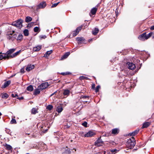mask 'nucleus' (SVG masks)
<instances>
[{
    "label": "nucleus",
    "mask_w": 154,
    "mask_h": 154,
    "mask_svg": "<svg viewBox=\"0 0 154 154\" xmlns=\"http://www.w3.org/2000/svg\"><path fill=\"white\" fill-rule=\"evenodd\" d=\"M33 87L32 85H30L27 88V90L29 91H32L33 90Z\"/></svg>",
    "instance_id": "obj_28"
},
{
    "label": "nucleus",
    "mask_w": 154,
    "mask_h": 154,
    "mask_svg": "<svg viewBox=\"0 0 154 154\" xmlns=\"http://www.w3.org/2000/svg\"><path fill=\"white\" fill-rule=\"evenodd\" d=\"M70 93V91L69 90L66 89L64 90L63 94L64 95L68 96Z\"/></svg>",
    "instance_id": "obj_20"
},
{
    "label": "nucleus",
    "mask_w": 154,
    "mask_h": 154,
    "mask_svg": "<svg viewBox=\"0 0 154 154\" xmlns=\"http://www.w3.org/2000/svg\"><path fill=\"white\" fill-rule=\"evenodd\" d=\"M8 97V95L6 93L2 94V98L7 99Z\"/></svg>",
    "instance_id": "obj_27"
},
{
    "label": "nucleus",
    "mask_w": 154,
    "mask_h": 154,
    "mask_svg": "<svg viewBox=\"0 0 154 154\" xmlns=\"http://www.w3.org/2000/svg\"><path fill=\"white\" fill-rule=\"evenodd\" d=\"M39 28L38 27H35L34 28V31L35 32H37L39 31Z\"/></svg>",
    "instance_id": "obj_38"
},
{
    "label": "nucleus",
    "mask_w": 154,
    "mask_h": 154,
    "mask_svg": "<svg viewBox=\"0 0 154 154\" xmlns=\"http://www.w3.org/2000/svg\"><path fill=\"white\" fill-rule=\"evenodd\" d=\"M61 74L63 75H64L65 74H65V73H61Z\"/></svg>",
    "instance_id": "obj_49"
},
{
    "label": "nucleus",
    "mask_w": 154,
    "mask_h": 154,
    "mask_svg": "<svg viewBox=\"0 0 154 154\" xmlns=\"http://www.w3.org/2000/svg\"><path fill=\"white\" fill-rule=\"evenodd\" d=\"M21 51V50H20L19 51H17V52H15L13 54H12L11 56V58H13L15 57L17 55H18Z\"/></svg>",
    "instance_id": "obj_21"
},
{
    "label": "nucleus",
    "mask_w": 154,
    "mask_h": 154,
    "mask_svg": "<svg viewBox=\"0 0 154 154\" xmlns=\"http://www.w3.org/2000/svg\"><path fill=\"white\" fill-rule=\"evenodd\" d=\"M81 29L82 27H78L73 32V36H75L76 35L78 34L79 31L81 30Z\"/></svg>",
    "instance_id": "obj_10"
},
{
    "label": "nucleus",
    "mask_w": 154,
    "mask_h": 154,
    "mask_svg": "<svg viewBox=\"0 0 154 154\" xmlns=\"http://www.w3.org/2000/svg\"><path fill=\"white\" fill-rule=\"evenodd\" d=\"M103 136H107V135H106V134H105V135H103Z\"/></svg>",
    "instance_id": "obj_50"
},
{
    "label": "nucleus",
    "mask_w": 154,
    "mask_h": 154,
    "mask_svg": "<svg viewBox=\"0 0 154 154\" xmlns=\"http://www.w3.org/2000/svg\"><path fill=\"white\" fill-rule=\"evenodd\" d=\"M103 141L100 137L95 142L94 145L95 146H100L102 145Z\"/></svg>",
    "instance_id": "obj_5"
},
{
    "label": "nucleus",
    "mask_w": 154,
    "mask_h": 154,
    "mask_svg": "<svg viewBox=\"0 0 154 154\" xmlns=\"http://www.w3.org/2000/svg\"><path fill=\"white\" fill-rule=\"evenodd\" d=\"M41 48V46H37L33 48V51H39Z\"/></svg>",
    "instance_id": "obj_14"
},
{
    "label": "nucleus",
    "mask_w": 154,
    "mask_h": 154,
    "mask_svg": "<svg viewBox=\"0 0 154 154\" xmlns=\"http://www.w3.org/2000/svg\"><path fill=\"white\" fill-rule=\"evenodd\" d=\"M46 3L45 2H41L39 5L37 6V9L44 8L46 6Z\"/></svg>",
    "instance_id": "obj_7"
},
{
    "label": "nucleus",
    "mask_w": 154,
    "mask_h": 154,
    "mask_svg": "<svg viewBox=\"0 0 154 154\" xmlns=\"http://www.w3.org/2000/svg\"><path fill=\"white\" fill-rule=\"evenodd\" d=\"M91 40H92V39H90V40H89V42Z\"/></svg>",
    "instance_id": "obj_54"
},
{
    "label": "nucleus",
    "mask_w": 154,
    "mask_h": 154,
    "mask_svg": "<svg viewBox=\"0 0 154 154\" xmlns=\"http://www.w3.org/2000/svg\"><path fill=\"white\" fill-rule=\"evenodd\" d=\"M153 38H154V36L153 37Z\"/></svg>",
    "instance_id": "obj_58"
},
{
    "label": "nucleus",
    "mask_w": 154,
    "mask_h": 154,
    "mask_svg": "<svg viewBox=\"0 0 154 154\" xmlns=\"http://www.w3.org/2000/svg\"><path fill=\"white\" fill-rule=\"evenodd\" d=\"M89 97V96H81V98L85 99L87 98H88Z\"/></svg>",
    "instance_id": "obj_43"
},
{
    "label": "nucleus",
    "mask_w": 154,
    "mask_h": 154,
    "mask_svg": "<svg viewBox=\"0 0 154 154\" xmlns=\"http://www.w3.org/2000/svg\"><path fill=\"white\" fill-rule=\"evenodd\" d=\"M23 34L25 36H27L29 35V31L27 29H26L24 30L23 31Z\"/></svg>",
    "instance_id": "obj_31"
},
{
    "label": "nucleus",
    "mask_w": 154,
    "mask_h": 154,
    "mask_svg": "<svg viewBox=\"0 0 154 154\" xmlns=\"http://www.w3.org/2000/svg\"><path fill=\"white\" fill-rule=\"evenodd\" d=\"M150 29L151 30H154V25L151 26L150 28Z\"/></svg>",
    "instance_id": "obj_46"
},
{
    "label": "nucleus",
    "mask_w": 154,
    "mask_h": 154,
    "mask_svg": "<svg viewBox=\"0 0 154 154\" xmlns=\"http://www.w3.org/2000/svg\"><path fill=\"white\" fill-rule=\"evenodd\" d=\"M5 146L6 147V149L8 150H11L12 148V147L11 145L7 144H6L5 145Z\"/></svg>",
    "instance_id": "obj_22"
},
{
    "label": "nucleus",
    "mask_w": 154,
    "mask_h": 154,
    "mask_svg": "<svg viewBox=\"0 0 154 154\" xmlns=\"http://www.w3.org/2000/svg\"><path fill=\"white\" fill-rule=\"evenodd\" d=\"M37 112V109L35 108H33L32 110V113L33 114H35Z\"/></svg>",
    "instance_id": "obj_30"
},
{
    "label": "nucleus",
    "mask_w": 154,
    "mask_h": 154,
    "mask_svg": "<svg viewBox=\"0 0 154 154\" xmlns=\"http://www.w3.org/2000/svg\"><path fill=\"white\" fill-rule=\"evenodd\" d=\"M146 32L144 33L139 36L138 38L140 40L142 41H144L146 39Z\"/></svg>",
    "instance_id": "obj_9"
},
{
    "label": "nucleus",
    "mask_w": 154,
    "mask_h": 154,
    "mask_svg": "<svg viewBox=\"0 0 154 154\" xmlns=\"http://www.w3.org/2000/svg\"><path fill=\"white\" fill-rule=\"evenodd\" d=\"M11 83L10 81H8L5 82L3 86H2V88H5L8 86Z\"/></svg>",
    "instance_id": "obj_13"
},
{
    "label": "nucleus",
    "mask_w": 154,
    "mask_h": 154,
    "mask_svg": "<svg viewBox=\"0 0 154 154\" xmlns=\"http://www.w3.org/2000/svg\"><path fill=\"white\" fill-rule=\"evenodd\" d=\"M16 50L15 48L11 49L6 53L2 54V52H0V60H1L3 59H8L11 58V54L13 53Z\"/></svg>",
    "instance_id": "obj_1"
},
{
    "label": "nucleus",
    "mask_w": 154,
    "mask_h": 154,
    "mask_svg": "<svg viewBox=\"0 0 154 154\" xmlns=\"http://www.w3.org/2000/svg\"><path fill=\"white\" fill-rule=\"evenodd\" d=\"M95 88V84H93L92 85V88Z\"/></svg>",
    "instance_id": "obj_47"
},
{
    "label": "nucleus",
    "mask_w": 154,
    "mask_h": 154,
    "mask_svg": "<svg viewBox=\"0 0 154 154\" xmlns=\"http://www.w3.org/2000/svg\"><path fill=\"white\" fill-rule=\"evenodd\" d=\"M76 40L79 42H82L83 41H84V39L82 37H78L77 38H76Z\"/></svg>",
    "instance_id": "obj_34"
},
{
    "label": "nucleus",
    "mask_w": 154,
    "mask_h": 154,
    "mask_svg": "<svg viewBox=\"0 0 154 154\" xmlns=\"http://www.w3.org/2000/svg\"><path fill=\"white\" fill-rule=\"evenodd\" d=\"M48 86V83L45 82L41 84L40 85L38 86V88L40 90H42L47 88Z\"/></svg>",
    "instance_id": "obj_4"
},
{
    "label": "nucleus",
    "mask_w": 154,
    "mask_h": 154,
    "mask_svg": "<svg viewBox=\"0 0 154 154\" xmlns=\"http://www.w3.org/2000/svg\"><path fill=\"white\" fill-rule=\"evenodd\" d=\"M100 88V85H98L96 87V88L95 89V92H97L99 91V90Z\"/></svg>",
    "instance_id": "obj_39"
},
{
    "label": "nucleus",
    "mask_w": 154,
    "mask_h": 154,
    "mask_svg": "<svg viewBox=\"0 0 154 154\" xmlns=\"http://www.w3.org/2000/svg\"><path fill=\"white\" fill-rule=\"evenodd\" d=\"M57 110L58 113L61 112L63 110V108L62 106H58L57 107Z\"/></svg>",
    "instance_id": "obj_24"
},
{
    "label": "nucleus",
    "mask_w": 154,
    "mask_h": 154,
    "mask_svg": "<svg viewBox=\"0 0 154 154\" xmlns=\"http://www.w3.org/2000/svg\"><path fill=\"white\" fill-rule=\"evenodd\" d=\"M119 130L117 128H114L112 130V133L114 134H116L119 133Z\"/></svg>",
    "instance_id": "obj_17"
},
{
    "label": "nucleus",
    "mask_w": 154,
    "mask_h": 154,
    "mask_svg": "<svg viewBox=\"0 0 154 154\" xmlns=\"http://www.w3.org/2000/svg\"><path fill=\"white\" fill-rule=\"evenodd\" d=\"M118 150L116 149H114L110 150V152L112 154H114L118 152Z\"/></svg>",
    "instance_id": "obj_32"
},
{
    "label": "nucleus",
    "mask_w": 154,
    "mask_h": 154,
    "mask_svg": "<svg viewBox=\"0 0 154 154\" xmlns=\"http://www.w3.org/2000/svg\"><path fill=\"white\" fill-rule=\"evenodd\" d=\"M53 108V106L52 105H48L46 107V109L51 110Z\"/></svg>",
    "instance_id": "obj_35"
},
{
    "label": "nucleus",
    "mask_w": 154,
    "mask_h": 154,
    "mask_svg": "<svg viewBox=\"0 0 154 154\" xmlns=\"http://www.w3.org/2000/svg\"><path fill=\"white\" fill-rule=\"evenodd\" d=\"M26 154H30L29 153H26Z\"/></svg>",
    "instance_id": "obj_56"
},
{
    "label": "nucleus",
    "mask_w": 154,
    "mask_h": 154,
    "mask_svg": "<svg viewBox=\"0 0 154 154\" xmlns=\"http://www.w3.org/2000/svg\"><path fill=\"white\" fill-rule=\"evenodd\" d=\"M40 90L39 89H38H38H36L35 90V91H34V95H37V94H39L40 92V91H39Z\"/></svg>",
    "instance_id": "obj_29"
},
{
    "label": "nucleus",
    "mask_w": 154,
    "mask_h": 154,
    "mask_svg": "<svg viewBox=\"0 0 154 154\" xmlns=\"http://www.w3.org/2000/svg\"><path fill=\"white\" fill-rule=\"evenodd\" d=\"M153 34V32H149L148 34L146 35V40L148 39Z\"/></svg>",
    "instance_id": "obj_26"
},
{
    "label": "nucleus",
    "mask_w": 154,
    "mask_h": 154,
    "mask_svg": "<svg viewBox=\"0 0 154 154\" xmlns=\"http://www.w3.org/2000/svg\"><path fill=\"white\" fill-rule=\"evenodd\" d=\"M70 54V53L68 52L66 53L64 55H63L61 58V59L63 60V59L66 58Z\"/></svg>",
    "instance_id": "obj_19"
},
{
    "label": "nucleus",
    "mask_w": 154,
    "mask_h": 154,
    "mask_svg": "<svg viewBox=\"0 0 154 154\" xmlns=\"http://www.w3.org/2000/svg\"><path fill=\"white\" fill-rule=\"evenodd\" d=\"M26 134H27V135H29V133H26Z\"/></svg>",
    "instance_id": "obj_52"
},
{
    "label": "nucleus",
    "mask_w": 154,
    "mask_h": 154,
    "mask_svg": "<svg viewBox=\"0 0 154 154\" xmlns=\"http://www.w3.org/2000/svg\"><path fill=\"white\" fill-rule=\"evenodd\" d=\"M2 115V113H1V112H0V116H1Z\"/></svg>",
    "instance_id": "obj_53"
},
{
    "label": "nucleus",
    "mask_w": 154,
    "mask_h": 154,
    "mask_svg": "<svg viewBox=\"0 0 154 154\" xmlns=\"http://www.w3.org/2000/svg\"><path fill=\"white\" fill-rule=\"evenodd\" d=\"M11 96L13 97H18V96L17 94H11Z\"/></svg>",
    "instance_id": "obj_41"
},
{
    "label": "nucleus",
    "mask_w": 154,
    "mask_h": 154,
    "mask_svg": "<svg viewBox=\"0 0 154 154\" xmlns=\"http://www.w3.org/2000/svg\"><path fill=\"white\" fill-rule=\"evenodd\" d=\"M83 101L84 102H88V101Z\"/></svg>",
    "instance_id": "obj_51"
},
{
    "label": "nucleus",
    "mask_w": 154,
    "mask_h": 154,
    "mask_svg": "<svg viewBox=\"0 0 154 154\" xmlns=\"http://www.w3.org/2000/svg\"><path fill=\"white\" fill-rule=\"evenodd\" d=\"M99 31L98 28H95L92 31V34L94 35H96L98 32Z\"/></svg>",
    "instance_id": "obj_25"
},
{
    "label": "nucleus",
    "mask_w": 154,
    "mask_h": 154,
    "mask_svg": "<svg viewBox=\"0 0 154 154\" xmlns=\"http://www.w3.org/2000/svg\"><path fill=\"white\" fill-rule=\"evenodd\" d=\"M10 123L11 124H16L17 122L15 119H12Z\"/></svg>",
    "instance_id": "obj_37"
},
{
    "label": "nucleus",
    "mask_w": 154,
    "mask_h": 154,
    "mask_svg": "<svg viewBox=\"0 0 154 154\" xmlns=\"http://www.w3.org/2000/svg\"><path fill=\"white\" fill-rule=\"evenodd\" d=\"M82 125L84 126H85V127H87V122H84L83 123H82Z\"/></svg>",
    "instance_id": "obj_44"
},
{
    "label": "nucleus",
    "mask_w": 154,
    "mask_h": 154,
    "mask_svg": "<svg viewBox=\"0 0 154 154\" xmlns=\"http://www.w3.org/2000/svg\"><path fill=\"white\" fill-rule=\"evenodd\" d=\"M32 20V19L31 17L27 16L26 17L25 19V21L26 23H29Z\"/></svg>",
    "instance_id": "obj_23"
},
{
    "label": "nucleus",
    "mask_w": 154,
    "mask_h": 154,
    "mask_svg": "<svg viewBox=\"0 0 154 154\" xmlns=\"http://www.w3.org/2000/svg\"><path fill=\"white\" fill-rule=\"evenodd\" d=\"M52 50H50V51H47L45 54L44 57L46 58H47L49 56V55L52 53Z\"/></svg>",
    "instance_id": "obj_15"
},
{
    "label": "nucleus",
    "mask_w": 154,
    "mask_h": 154,
    "mask_svg": "<svg viewBox=\"0 0 154 154\" xmlns=\"http://www.w3.org/2000/svg\"><path fill=\"white\" fill-rule=\"evenodd\" d=\"M95 134V133L92 131H90L84 135L85 137H90L93 136Z\"/></svg>",
    "instance_id": "obj_8"
},
{
    "label": "nucleus",
    "mask_w": 154,
    "mask_h": 154,
    "mask_svg": "<svg viewBox=\"0 0 154 154\" xmlns=\"http://www.w3.org/2000/svg\"><path fill=\"white\" fill-rule=\"evenodd\" d=\"M53 94H51V96H52V95H53Z\"/></svg>",
    "instance_id": "obj_55"
},
{
    "label": "nucleus",
    "mask_w": 154,
    "mask_h": 154,
    "mask_svg": "<svg viewBox=\"0 0 154 154\" xmlns=\"http://www.w3.org/2000/svg\"><path fill=\"white\" fill-rule=\"evenodd\" d=\"M150 124V122H146L143 124L142 128H144L148 127Z\"/></svg>",
    "instance_id": "obj_16"
},
{
    "label": "nucleus",
    "mask_w": 154,
    "mask_h": 154,
    "mask_svg": "<svg viewBox=\"0 0 154 154\" xmlns=\"http://www.w3.org/2000/svg\"><path fill=\"white\" fill-rule=\"evenodd\" d=\"M136 144V141L133 137L128 140L126 145L128 148L129 149H132Z\"/></svg>",
    "instance_id": "obj_2"
},
{
    "label": "nucleus",
    "mask_w": 154,
    "mask_h": 154,
    "mask_svg": "<svg viewBox=\"0 0 154 154\" xmlns=\"http://www.w3.org/2000/svg\"><path fill=\"white\" fill-rule=\"evenodd\" d=\"M32 8H33V7H32Z\"/></svg>",
    "instance_id": "obj_57"
},
{
    "label": "nucleus",
    "mask_w": 154,
    "mask_h": 154,
    "mask_svg": "<svg viewBox=\"0 0 154 154\" xmlns=\"http://www.w3.org/2000/svg\"><path fill=\"white\" fill-rule=\"evenodd\" d=\"M17 98L20 100H23V97H17Z\"/></svg>",
    "instance_id": "obj_45"
},
{
    "label": "nucleus",
    "mask_w": 154,
    "mask_h": 154,
    "mask_svg": "<svg viewBox=\"0 0 154 154\" xmlns=\"http://www.w3.org/2000/svg\"><path fill=\"white\" fill-rule=\"evenodd\" d=\"M59 3V2H58L57 3L54 4L52 5L51 6V8H54L56 7L57 5H58V4Z\"/></svg>",
    "instance_id": "obj_40"
},
{
    "label": "nucleus",
    "mask_w": 154,
    "mask_h": 154,
    "mask_svg": "<svg viewBox=\"0 0 154 154\" xmlns=\"http://www.w3.org/2000/svg\"><path fill=\"white\" fill-rule=\"evenodd\" d=\"M21 71L23 73L24 72V69H22L21 70Z\"/></svg>",
    "instance_id": "obj_48"
},
{
    "label": "nucleus",
    "mask_w": 154,
    "mask_h": 154,
    "mask_svg": "<svg viewBox=\"0 0 154 154\" xmlns=\"http://www.w3.org/2000/svg\"><path fill=\"white\" fill-rule=\"evenodd\" d=\"M47 37L45 35H41L40 36V38L41 39H45Z\"/></svg>",
    "instance_id": "obj_42"
},
{
    "label": "nucleus",
    "mask_w": 154,
    "mask_h": 154,
    "mask_svg": "<svg viewBox=\"0 0 154 154\" xmlns=\"http://www.w3.org/2000/svg\"><path fill=\"white\" fill-rule=\"evenodd\" d=\"M34 66L33 65H30L27 66L26 68V70L29 72L34 69Z\"/></svg>",
    "instance_id": "obj_12"
},
{
    "label": "nucleus",
    "mask_w": 154,
    "mask_h": 154,
    "mask_svg": "<svg viewBox=\"0 0 154 154\" xmlns=\"http://www.w3.org/2000/svg\"><path fill=\"white\" fill-rule=\"evenodd\" d=\"M79 79L80 80H82L84 79H88V78L87 77L82 76L79 77Z\"/></svg>",
    "instance_id": "obj_36"
},
{
    "label": "nucleus",
    "mask_w": 154,
    "mask_h": 154,
    "mask_svg": "<svg viewBox=\"0 0 154 154\" xmlns=\"http://www.w3.org/2000/svg\"><path fill=\"white\" fill-rule=\"evenodd\" d=\"M97 10V8L95 7L93 8H92L90 12V15L91 16V15L95 14Z\"/></svg>",
    "instance_id": "obj_11"
},
{
    "label": "nucleus",
    "mask_w": 154,
    "mask_h": 154,
    "mask_svg": "<svg viewBox=\"0 0 154 154\" xmlns=\"http://www.w3.org/2000/svg\"><path fill=\"white\" fill-rule=\"evenodd\" d=\"M139 130H136L132 132V133H129V134L130 136H134L135 135L137 134L138 132H139Z\"/></svg>",
    "instance_id": "obj_18"
},
{
    "label": "nucleus",
    "mask_w": 154,
    "mask_h": 154,
    "mask_svg": "<svg viewBox=\"0 0 154 154\" xmlns=\"http://www.w3.org/2000/svg\"><path fill=\"white\" fill-rule=\"evenodd\" d=\"M128 67L129 69L133 70L135 69L136 66L135 65L132 63L128 62L127 63Z\"/></svg>",
    "instance_id": "obj_6"
},
{
    "label": "nucleus",
    "mask_w": 154,
    "mask_h": 154,
    "mask_svg": "<svg viewBox=\"0 0 154 154\" xmlns=\"http://www.w3.org/2000/svg\"><path fill=\"white\" fill-rule=\"evenodd\" d=\"M23 20L21 19H19L16 21L13 22L11 25L17 27V28L20 29L22 26V23Z\"/></svg>",
    "instance_id": "obj_3"
},
{
    "label": "nucleus",
    "mask_w": 154,
    "mask_h": 154,
    "mask_svg": "<svg viewBox=\"0 0 154 154\" xmlns=\"http://www.w3.org/2000/svg\"><path fill=\"white\" fill-rule=\"evenodd\" d=\"M23 36L22 34H19L17 37V40H21L23 38Z\"/></svg>",
    "instance_id": "obj_33"
}]
</instances>
